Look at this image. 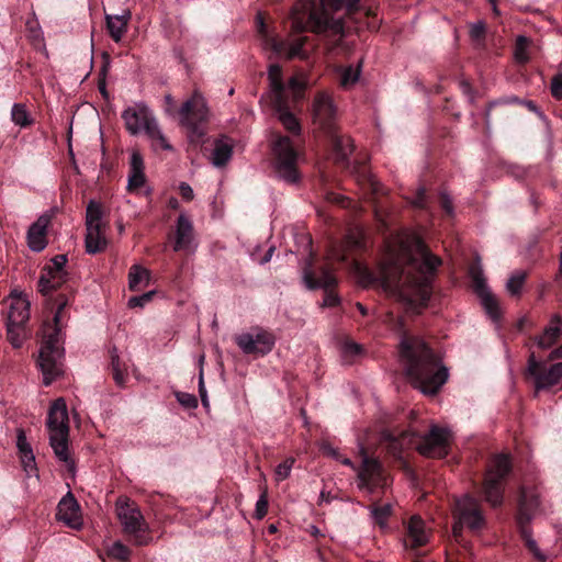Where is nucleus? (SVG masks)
Masks as SVG:
<instances>
[{"instance_id":"f257e3e1","label":"nucleus","mask_w":562,"mask_h":562,"mask_svg":"<svg viewBox=\"0 0 562 562\" xmlns=\"http://www.w3.org/2000/svg\"><path fill=\"white\" fill-rule=\"evenodd\" d=\"M441 259L420 240L412 247L402 241L398 251L389 250L381 263L380 279L386 289L413 288L426 304L431 295V281Z\"/></svg>"},{"instance_id":"f03ea898","label":"nucleus","mask_w":562,"mask_h":562,"mask_svg":"<svg viewBox=\"0 0 562 562\" xmlns=\"http://www.w3.org/2000/svg\"><path fill=\"white\" fill-rule=\"evenodd\" d=\"M360 0H299L292 8V29L297 32L311 31L329 37L333 46L344 36V14L358 9Z\"/></svg>"},{"instance_id":"7ed1b4c3","label":"nucleus","mask_w":562,"mask_h":562,"mask_svg":"<svg viewBox=\"0 0 562 562\" xmlns=\"http://www.w3.org/2000/svg\"><path fill=\"white\" fill-rule=\"evenodd\" d=\"M400 353L405 374L424 394H436L448 380V370L440 357L422 338H404Z\"/></svg>"},{"instance_id":"20e7f679","label":"nucleus","mask_w":562,"mask_h":562,"mask_svg":"<svg viewBox=\"0 0 562 562\" xmlns=\"http://www.w3.org/2000/svg\"><path fill=\"white\" fill-rule=\"evenodd\" d=\"M57 310L52 322L44 323L42 328V346L38 356V366L43 373V382L49 385L63 373L60 359L63 358V319L64 310L68 304L66 294L60 293L54 299Z\"/></svg>"},{"instance_id":"39448f33","label":"nucleus","mask_w":562,"mask_h":562,"mask_svg":"<svg viewBox=\"0 0 562 562\" xmlns=\"http://www.w3.org/2000/svg\"><path fill=\"white\" fill-rule=\"evenodd\" d=\"M47 429L49 434V445L54 450L56 458L64 462L68 471L75 473V461L72 460L69 448V418L66 402L59 397L53 402L47 416Z\"/></svg>"},{"instance_id":"423d86ee","label":"nucleus","mask_w":562,"mask_h":562,"mask_svg":"<svg viewBox=\"0 0 562 562\" xmlns=\"http://www.w3.org/2000/svg\"><path fill=\"white\" fill-rule=\"evenodd\" d=\"M513 470V463L509 454H495L485 471L482 483V495L484 501L492 507H498L504 502L505 484Z\"/></svg>"},{"instance_id":"0eeeda50","label":"nucleus","mask_w":562,"mask_h":562,"mask_svg":"<svg viewBox=\"0 0 562 562\" xmlns=\"http://www.w3.org/2000/svg\"><path fill=\"white\" fill-rule=\"evenodd\" d=\"M539 494L533 488H527L521 486L519 490L518 499V512H517V525L519 527L520 535L525 540L527 548L540 561L546 560V555L539 550L537 542L531 537V531L528 527L532 520L537 508L539 507Z\"/></svg>"},{"instance_id":"6e6552de","label":"nucleus","mask_w":562,"mask_h":562,"mask_svg":"<svg viewBox=\"0 0 562 562\" xmlns=\"http://www.w3.org/2000/svg\"><path fill=\"white\" fill-rule=\"evenodd\" d=\"M179 122L186 127L191 142L199 140L205 134L202 124L209 119V108L201 92L195 90L192 95L182 103L178 111Z\"/></svg>"},{"instance_id":"1a4fd4ad","label":"nucleus","mask_w":562,"mask_h":562,"mask_svg":"<svg viewBox=\"0 0 562 562\" xmlns=\"http://www.w3.org/2000/svg\"><path fill=\"white\" fill-rule=\"evenodd\" d=\"M116 512L124 532L133 538L134 543L137 546L148 544L151 538L147 533L148 526L139 508L126 499H119Z\"/></svg>"},{"instance_id":"9d476101","label":"nucleus","mask_w":562,"mask_h":562,"mask_svg":"<svg viewBox=\"0 0 562 562\" xmlns=\"http://www.w3.org/2000/svg\"><path fill=\"white\" fill-rule=\"evenodd\" d=\"M303 282L310 290H325L323 306L333 307L339 304L338 295L331 291V288L337 283V279L328 265L321 266L316 272L313 269L312 258H310L303 268Z\"/></svg>"},{"instance_id":"9b49d317","label":"nucleus","mask_w":562,"mask_h":562,"mask_svg":"<svg viewBox=\"0 0 562 562\" xmlns=\"http://www.w3.org/2000/svg\"><path fill=\"white\" fill-rule=\"evenodd\" d=\"M102 206L100 203L91 200L86 210V251L94 255L105 249L108 241L104 235V224L102 222Z\"/></svg>"},{"instance_id":"f8f14e48","label":"nucleus","mask_w":562,"mask_h":562,"mask_svg":"<svg viewBox=\"0 0 562 562\" xmlns=\"http://www.w3.org/2000/svg\"><path fill=\"white\" fill-rule=\"evenodd\" d=\"M276 154L277 176L286 183L294 184L300 180L297 171V153L288 136H280L273 146Z\"/></svg>"},{"instance_id":"ddd939ff","label":"nucleus","mask_w":562,"mask_h":562,"mask_svg":"<svg viewBox=\"0 0 562 562\" xmlns=\"http://www.w3.org/2000/svg\"><path fill=\"white\" fill-rule=\"evenodd\" d=\"M451 432L448 428L432 425L424 436L415 438L416 450L427 458H445L449 452Z\"/></svg>"},{"instance_id":"4468645a","label":"nucleus","mask_w":562,"mask_h":562,"mask_svg":"<svg viewBox=\"0 0 562 562\" xmlns=\"http://www.w3.org/2000/svg\"><path fill=\"white\" fill-rule=\"evenodd\" d=\"M313 122L328 134L335 132L337 108L331 95L326 91L316 93L312 105Z\"/></svg>"},{"instance_id":"2eb2a0df","label":"nucleus","mask_w":562,"mask_h":562,"mask_svg":"<svg viewBox=\"0 0 562 562\" xmlns=\"http://www.w3.org/2000/svg\"><path fill=\"white\" fill-rule=\"evenodd\" d=\"M237 346L246 355H267L274 346V336L261 328L245 333L235 338Z\"/></svg>"},{"instance_id":"dca6fc26","label":"nucleus","mask_w":562,"mask_h":562,"mask_svg":"<svg viewBox=\"0 0 562 562\" xmlns=\"http://www.w3.org/2000/svg\"><path fill=\"white\" fill-rule=\"evenodd\" d=\"M454 516L470 530L476 532L485 526L480 503L472 496L464 495L456 503Z\"/></svg>"},{"instance_id":"f3484780","label":"nucleus","mask_w":562,"mask_h":562,"mask_svg":"<svg viewBox=\"0 0 562 562\" xmlns=\"http://www.w3.org/2000/svg\"><path fill=\"white\" fill-rule=\"evenodd\" d=\"M470 276L473 282V290L481 299V303L493 321L501 317V310L497 299L490 291L483 271L480 267H471Z\"/></svg>"},{"instance_id":"a211bd4d","label":"nucleus","mask_w":562,"mask_h":562,"mask_svg":"<svg viewBox=\"0 0 562 562\" xmlns=\"http://www.w3.org/2000/svg\"><path fill=\"white\" fill-rule=\"evenodd\" d=\"M122 119L131 135H137L140 132L147 134L149 127H151V122H156V119L144 104H136L125 109L122 113Z\"/></svg>"},{"instance_id":"6ab92c4d","label":"nucleus","mask_w":562,"mask_h":562,"mask_svg":"<svg viewBox=\"0 0 562 562\" xmlns=\"http://www.w3.org/2000/svg\"><path fill=\"white\" fill-rule=\"evenodd\" d=\"M358 486L360 488L372 491L374 487L382 485L384 477L381 463L363 452L362 465L358 473Z\"/></svg>"},{"instance_id":"aec40b11","label":"nucleus","mask_w":562,"mask_h":562,"mask_svg":"<svg viewBox=\"0 0 562 562\" xmlns=\"http://www.w3.org/2000/svg\"><path fill=\"white\" fill-rule=\"evenodd\" d=\"M56 519L74 529L81 527L82 520L79 513V505L71 493H68L59 501Z\"/></svg>"},{"instance_id":"412c9836","label":"nucleus","mask_w":562,"mask_h":562,"mask_svg":"<svg viewBox=\"0 0 562 562\" xmlns=\"http://www.w3.org/2000/svg\"><path fill=\"white\" fill-rule=\"evenodd\" d=\"M50 215H41L29 228L26 239L31 250L40 252L47 246V228L50 224Z\"/></svg>"},{"instance_id":"4be33fe9","label":"nucleus","mask_w":562,"mask_h":562,"mask_svg":"<svg viewBox=\"0 0 562 562\" xmlns=\"http://www.w3.org/2000/svg\"><path fill=\"white\" fill-rule=\"evenodd\" d=\"M429 541V532L426 530L425 521L419 516H412L406 525V548L416 549Z\"/></svg>"},{"instance_id":"5701e85b","label":"nucleus","mask_w":562,"mask_h":562,"mask_svg":"<svg viewBox=\"0 0 562 562\" xmlns=\"http://www.w3.org/2000/svg\"><path fill=\"white\" fill-rule=\"evenodd\" d=\"M383 440L387 441V450L395 458H401L404 449L415 447L416 432L412 430L403 431L395 435L390 430L382 432Z\"/></svg>"},{"instance_id":"b1692460","label":"nucleus","mask_w":562,"mask_h":562,"mask_svg":"<svg viewBox=\"0 0 562 562\" xmlns=\"http://www.w3.org/2000/svg\"><path fill=\"white\" fill-rule=\"evenodd\" d=\"M193 225L183 214L179 215L176 226L175 251H190L193 243Z\"/></svg>"},{"instance_id":"393cba45","label":"nucleus","mask_w":562,"mask_h":562,"mask_svg":"<svg viewBox=\"0 0 562 562\" xmlns=\"http://www.w3.org/2000/svg\"><path fill=\"white\" fill-rule=\"evenodd\" d=\"M306 36H299L291 42L279 41L272 38L270 41L271 48L277 55L285 56L291 59L294 57L305 58L306 54L303 50V46L305 44Z\"/></svg>"},{"instance_id":"a878e982","label":"nucleus","mask_w":562,"mask_h":562,"mask_svg":"<svg viewBox=\"0 0 562 562\" xmlns=\"http://www.w3.org/2000/svg\"><path fill=\"white\" fill-rule=\"evenodd\" d=\"M268 79L270 83V101L271 103H281L286 99V86L282 79V69L278 64H271L268 69Z\"/></svg>"},{"instance_id":"bb28decb","label":"nucleus","mask_w":562,"mask_h":562,"mask_svg":"<svg viewBox=\"0 0 562 562\" xmlns=\"http://www.w3.org/2000/svg\"><path fill=\"white\" fill-rule=\"evenodd\" d=\"M562 317L559 314H553L550 319L549 326H547L542 334L535 338V342L541 349L551 348L559 339L561 335Z\"/></svg>"},{"instance_id":"cd10ccee","label":"nucleus","mask_w":562,"mask_h":562,"mask_svg":"<svg viewBox=\"0 0 562 562\" xmlns=\"http://www.w3.org/2000/svg\"><path fill=\"white\" fill-rule=\"evenodd\" d=\"M144 160L138 151H133L130 161V173L127 180V190L134 192L142 188L146 181L144 173Z\"/></svg>"},{"instance_id":"c85d7f7f","label":"nucleus","mask_w":562,"mask_h":562,"mask_svg":"<svg viewBox=\"0 0 562 562\" xmlns=\"http://www.w3.org/2000/svg\"><path fill=\"white\" fill-rule=\"evenodd\" d=\"M30 317V302L20 295L12 296L8 313V322L13 325H24Z\"/></svg>"},{"instance_id":"c756f323","label":"nucleus","mask_w":562,"mask_h":562,"mask_svg":"<svg viewBox=\"0 0 562 562\" xmlns=\"http://www.w3.org/2000/svg\"><path fill=\"white\" fill-rule=\"evenodd\" d=\"M131 19V12L125 11L121 15H106V29L111 38L119 43L127 31V24Z\"/></svg>"},{"instance_id":"7c9ffc66","label":"nucleus","mask_w":562,"mask_h":562,"mask_svg":"<svg viewBox=\"0 0 562 562\" xmlns=\"http://www.w3.org/2000/svg\"><path fill=\"white\" fill-rule=\"evenodd\" d=\"M274 111L278 113L279 121L285 130L296 135L301 132V125L297 119L289 109V99L281 100V103H272Z\"/></svg>"},{"instance_id":"2f4dec72","label":"nucleus","mask_w":562,"mask_h":562,"mask_svg":"<svg viewBox=\"0 0 562 562\" xmlns=\"http://www.w3.org/2000/svg\"><path fill=\"white\" fill-rule=\"evenodd\" d=\"M232 155L233 144L228 138L223 137L215 140L211 161L215 167H223L231 160Z\"/></svg>"},{"instance_id":"473e14b6","label":"nucleus","mask_w":562,"mask_h":562,"mask_svg":"<svg viewBox=\"0 0 562 562\" xmlns=\"http://www.w3.org/2000/svg\"><path fill=\"white\" fill-rule=\"evenodd\" d=\"M66 272H42V276L38 280V291L43 295H49L53 291H56L63 285V283L66 281Z\"/></svg>"},{"instance_id":"72a5a7b5","label":"nucleus","mask_w":562,"mask_h":562,"mask_svg":"<svg viewBox=\"0 0 562 562\" xmlns=\"http://www.w3.org/2000/svg\"><path fill=\"white\" fill-rule=\"evenodd\" d=\"M330 135L337 162H347L348 157L353 151L351 138L349 136L337 135L334 132Z\"/></svg>"},{"instance_id":"f704fd0d","label":"nucleus","mask_w":562,"mask_h":562,"mask_svg":"<svg viewBox=\"0 0 562 562\" xmlns=\"http://www.w3.org/2000/svg\"><path fill=\"white\" fill-rule=\"evenodd\" d=\"M150 272L142 266L134 265L130 268L128 272V288L131 291H138L140 285L149 283Z\"/></svg>"},{"instance_id":"c9c22d12","label":"nucleus","mask_w":562,"mask_h":562,"mask_svg":"<svg viewBox=\"0 0 562 562\" xmlns=\"http://www.w3.org/2000/svg\"><path fill=\"white\" fill-rule=\"evenodd\" d=\"M11 120L15 125L22 128L33 124V119L31 117L26 105L23 103L13 104L11 109Z\"/></svg>"},{"instance_id":"e433bc0d","label":"nucleus","mask_w":562,"mask_h":562,"mask_svg":"<svg viewBox=\"0 0 562 562\" xmlns=\"http://www.w3.org/2000/svg\"><path fill=\"white\" fill-rule=\"evenodd\" d=\"M146 135L153 142V147L155 149H164V150L172 149V146L168 143L167 138L165 137L161 130L159 128L157 121L151 122V127H149V131L147 132Z\"/></svg>"},{"instance_id":"4c0bfd02","label":"nucleus","mask_w":562,"mask_h":562,"mask_svg":"<svg viewBox=\"0 0 562 562\" xmlns=\"http://www.w3.org/2000/svg\"><path fill=\"white\" fill-rule=\"evenodd\" d=\"M24 325H13L7 323V338L13 348L22 347L25 334H24Z\"/></svg>"},{"instance_id":"58836bf2","label":"nucleus","mask_w":562,"mask_h":562,"mask_svg":"<svg viewBox=\"0 0 562 562\" xmlns=\"http://www.w3.org/2000/svg\"><path fill=\"white\" fill-rule=\"evenodd\" d=\"M360 78V68H353L352 66L344 67L340 72V86L342 88H349L353 86Z\"/></svg>"},{"instance_id":"ea45409f","label":"nucleus","mask_w":562,"mask_h":562,"mask_svg":"<svg viewBox=\"0 0 562 562\" xmlns=\"http://www.w3.org/2000/svg\"><path fill=\"white\" fill-rule=\"evenodd\" d=\"M528 45L529 40L526 36L519 35L516 38L514 55L517 63L525 64L529 60V55L527 52Z\"/></svg>"},{"instance_id":"a19ab883","label":"nucleus","mask_w":562,"mask_h":562,"mask_svg":"<svg viewBox=\"0 0 562 562\" xmlns=\"http://www.w3.org/2000/svg\"><path fill=\"white\" fill-rule=\"evenodd\" d=\"M526 280V273L525 272H515L510 276V278L507 280L506 289L509 292L510 295H519L521 292V289L524 286Z\"/></svg>"},{"instance_id":"79ce46f5","label":"nucleus","mask_w":562,"mask_h":562,"mask_svg":"<svg viewBox=\"0 0 562 562\" xmlns=\"http://www.w3.org/2000/svg\"><path fill=\"white\" fill-rule=\"evenodd\" d=\"M108 554L115 560L125 562L130 559L131 550L122 542L116 541L108 549Z\"/></svg>"},{"instance_id":"37998d69","label":"nucleus","mask_w":562,"mask_h":562,"mask_svg":"<svg viewBox=\"0 0 562 562\" xmlns=\"http://www.w3.org/2000/svg\"><path fill=\"white\" fill-rule=\"evenodd\" d=\"M306 85L307 82L303 76H294L289 80L286 91L291 90L293 99L297 100L301 98Z\"/></svg>"},{"instance_id":"c03bdc74","label":"nucleus","mask_w":562,"mask_h":562,"mask_svg":"<svg viewBox=\"0 0 562 562\" xmlns=\"http://www.w3.org/2000/svg\"><path fill=\"white\" fill-rule=\"evenodd\" d=\"M391 513L392 507L390 504L374 506L371 510L372 517L374 518L375 522L379 524L381 527H384L386 525L387 518L391 516Z\"/></svg>"},{"instance_id":"a18cd8bd","label":"nucleus","mask_w":562,"mask_h":562,"mask_svg":"<svg viewBox=\"0 0 562 562\" xmlns=\"http://www.w3.org/2000/svg\"><path fill=\"white\" fill-rule=\"evenodd\" d=\"M67 263L66 255H57L52 260L50 263L44 267L43 272L55 271L56 273L66 272L64 270L65 265Z\"/></svg>"},{"instance_id":"49530a36","label":"nucleus","mask_w":562,"mask_h":562,"mask_svg":"<svg viewBox=\"0 0 562 562\" xmlns=\"http://www.w3.org/2000/svg\"><path fill=\"white\" fill-rule=\"evenodd\" d=\"M155 293V291H148L146 293H143L142 295L132 296L128 299L127 305L131 308L144 307L147 303H149L153 300Z\"/></svg>"},{"instance_id":"de8ad7c7","label":"nucleus","mask_w":562,"mask_h":562,"mask_svg":"<svg viewBox=\"0 0 562 562\" xmlns=\"http://www.w3.org/2000/svg\"><path fill=\"white\" fill-rule=\"evenodd\" d=\"M16 447H18L20 457H22L24 454H33L32 447L27 442L26 436L22 429L18 430Z\"/></svg>"},{"instance_id":"09e8293b","label":"nucleus","mask_w":562,"mask_h":562,"mask_svg":"<svg viewBox=\"0 0 562 562\" xmlns=\"http://www.w3.org/2000/svg\"><path fill=\"white\" fill-rule=\"evenodd\" d=\"M294 460L286 459L284 462L280 463L276 469V477L278 481H283L289 477L291 469L293 467Z\"/></svg>"},{"instance_id":"8fccbe9b","label":"nucleus","mask_w":562,"mask_h":562,"mask_svg":"<svg viewBox=\"0 0 562 562\" xmlns=\"http://www.w3.org/2000/svg\"><path fill=\"white\" fill-rule=\"evenodd\" d=\"M362 351V347L356 342L348 341L342 347V358L346 361H350L349 358L356 357L360 355Z\"/></svg>"},{"instance_id":"3c124183","label":"nucleus","mask_w":562,"mask_h":562,"mask_svg":"<svg viewBox=\"0 0 562 562\" xmlns=\"http://www.w3.org/2000/svg\"><path fill=\"white\" fill-rule=\"evenodd\" d=\"M20 458H21V462H22L23 469L26 472V474L29 476H31L33 474H35L37 476V474H36L37 468H36L34 453L33 454H24Z\"/></svg>"},{"instance_id":"603ef678","label":"nucleus","mask_w":562,"mask_h":562,"mask_svg":"<svg viewBox=\"0 0 562 562\" xmlns=\"http://www.w3.org/2000/svg\"><path fill=\"white\" fill-rule=\"evenodd\" d=\"M176 397L178 402L186 408H195L198 406V400L193 394L178 392Z\"/></svg>"},{"instance_id":"864d4df0","label":"nucleus","mask_w":562,"mask_h":562,"mask_svg":"<svg viewBox=\"0 0 562 562\" xmlns=\"http://www.w3.org/2000/svg\"><path fill=\"white\" fill-rule=\"evenodd\" d=\"M267 512H268V498H267L266 492H263L259 496V498L256 503L255 516L257 519H262L267 515Z\"/></svg>"},{"instance_id":"5fc2aeb1","label":"nucleus","mask_w":562,"mask_h":562,"mask_svg":"<svg viewBox=\"0 0 562 562\" xmlns=\"http://www.w3.org/2000/svg\"><path fill=\"white\" fill-rule=\"evenodd\" d=\"M550 90L555 99L562 100V74H558L552 78Z\"/></svg>"},{"instance_id":"6e6d98bb","label":"nucleus","mask_w":562,"mask_h":562,"mask_svg":"<svg viewBox=\"0 0 562 562\" xmlns=\"http://www.w3.org/2000/svg\"><path fill=\"white\" fill-rule=\"evenodd\" d=\"M485 34V25L483 22L473 23L470 27V35L473 40H482Z\"/></svg>"},{"instance_id":"4d7b16f0","label":"nucleus","mask_w":562,"mask_h":562,"mask_svg":"<svg viewBox=\"0 0 562 562\" xmlns=\"http://www.w3.org/2000/svg\"><path fill=\"white\" fill-rule=\"evenodd\" d=\"M357 178H358V181H367L370 184V187L374 191H376L378 183H376L375 179L366 170L364 167H360Z\"/></svg>"},{"instance_id":"13d9d810","label":"nucleus","mask_w":562,"mask_h":562,"mask_svg":"<svg viewBox=\"0 0 562 562\" xmlns=\"http://www.w3.org/2000/svg\"><path fill=\"white\" fill-rule=\"evenodd\" d=\"M203 362H204V356L202 355L199 359V364H200V374H199V393H200V396L201 397H204L206 396V389H205V385H204V380H203Z\"/></svg>"},{"instance_id":"bf43d9fd","label":"nucleus","mask_w":562,"mask_h":562,"mask_svg":"<svg viewBox=\"0 0 562 562\" xmlns=\"http://www.w3.org/2000/svg\"><path fill=\"white\" fill-rule=\"evenodd\" d=\"M105 72H106V67L103 66L102 69H101V72H100L101 77L99 78V81H98V89H99L100 93L104 98H108L106 83H105Z\"/></svg>"},{"instance_id":"052dcab7","label":"nucleus","mask_w":562,"mask_h":562,"mask_svg":"<svg viewBox=\"0 0 562 562\" xmlns=\"http://www.w3.org/2000/svg\"><path fill=\"white\" fill-rule=\"evenodd\" d=\"M425 199H426V190L424 188H419L416 192L415 199L412 201V203L416 207H425Z\"/></svg>"},{"instance_id":"680f3d73","label":"nucleus","mask_w":562,"mask_h":562,"mask_svg":"<svg viewBox=\"0 0 562 562\" xmlns=\"http://www.w3.org/2000/svg\"><path fill=\"white\" fill-rule=\"evenodd\" d=\"M179 190H180L181 196L184 200L190 201L193 199V190L188 183L181 182Z\"/></svg>"},{"instance_id":"e2e57ef3","label":"nucleus","mask_w":562,"mask_h":562,"mask_svg":"<svg viewBox=\"0 0 562 562\" xmlns=\"http://www.w3.org/2000/svg\"><path fill=\"white\" fill-rule=\"evenodd\" d=\"M441 206H442V209H443L448 214H452V212H453L452 201H451V199L449 198V195H448V194H446V193H442V194H441Z\"/></svg>"},{"instance_id":"0e129e2a","label":"nucleus","mask_w":562,"mask_h":562,"mask_svg":"<svg viewBox=\"0 0 562 562\" xmlns=\"http://www.w3.org/2000/svg\"><path fill=\"white\" fill-rule=\"evenodd\" d=\"M113 372V379L115 383L120 386H123L126 381V374L122 369H115Z\"/></svg>"},{"instance_id":"69168bd1","label":"nucleus","mask_w":562,"mask_h":562,"mask_svg":"<svg viewBox=\"0 0 562 562\" xmlns=\"http://www.w3.org/2000/svg\"><path fill=\"white\" fill-rule=\"evenodd\" d=\"M356 270L359 272V276L367 282H372L371 273L366 269L362 268L358 262L355 263Z\"/></svg>"},{"instance_id":"338daca9","label":"nucleus","mask_w":562,"mask_h":562,"mask_svg":"<svg viewBox=\"0 0 562 562\" xmlns=\"http://www.w3.org/2000/svg\"><path fill=\"white\" fill-rule=\"evenodd\" d=\"M111 368L112 371H114L115 369H121L120 357L117 355L116 348H113V350L111 351Z\"/></svg>"},{"instance_id":"774afa93","label":"nucleus","mask_w":562,"mask_h":562,"mask_svg":"<svg viewBox=\"0 0 562 562\" xmlns=\"http://www.w3.org/2000/svg\"><path fill=\"white\" fill-rule=\"evenodd\" d=\"M549 360H555V359H562V345L559 346L558 348L553 349L549 357H548Z\"/></svg>"}]
</instances>
